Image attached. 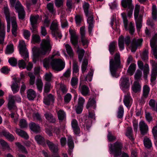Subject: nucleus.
Here are the masks:
<instances>
[{
  "instance_id": "nucleus-1",
  "label": "nucleus",
  "mask_w": 157,
  "mask_h": 157,
  "mask_svg": "<svg viewBox=\"0 0 157 157\" xmlns=\"http://www.w3.org/2000/svg\"><path fill=\"white\" fill-rule=\"evenodd\" d=\"M52 45L51 42L49 37L47 36L46 39L42 40L40 48H35L36 50L34 53L35 57L37 58L42 55L48 54L51 50Z\"/></svg>"
},
{
  "instance_id": "nucleus-2",
  "label": "nucleus",
  "mask_w": 157,
  "mask_h": 157,
  "mask_svg": "<svg viewBox=\"0 0 157 157\" xmlns=\"http://www.w3.org/2000/svg\"><path fill=\"white\" fill-rule=\"evenodd\" d=\"M121 65L120 60V54L119 52L116 53L114 55V58L110 59L109 69L112 75L116 78L119 76L117 73V71L118 68H122Z\"/></svg>"
},
{
  "instance_id": "nucleus-3",
  "label": "nucleus",
  "mask_w": 157,
  "mask_h": 157,
  "mask_svg": "<svg viewBox=\"0 0 157 157\" xmlns=\"http://www.w3.org/2000/svg\"><path fill=\"white\" fill-rule=\"evenodd\" d=\"M43 65L46 68L48 67L50 64L52 69L57 71L62 70L65 67V63L60 59H45L43 60Z\"/></svg>"
},
{
  "instance_id": "nucleus-4",
  "label": "nucleus",
  "mask_w": 157,
  "mask_h": 157,
  "mask_svg": "<svg viewBox=\"0 0 157 157\" xmlns=\"http://www.w3.org/2000/svg\"><path fill=\"white\" fill-rule=\"evenodd\" d=\"M89 6L90 5L87 2H84L83 6L85 14L88 17L87 23L88 24V32L90 34L94 27V19L93 13L89 11Z\"/></svg>"
},
{
  "instance_id": "nucleus-5",
  "label": "nucleus",
  "mask_w": 157,
  "mask_h": 157,
  "mask_svg": "<svg viewBox=\"0 0 157 157\" xmlns=\"http://www.w3.org/2000/svg\"><path fill=\"white\" fill-rule=\"evenodd\" d=\"M71 41L75 47L77 49L78 53V57L80 62H81L84 56L85 51L82 48H80L78 45V37L74 33H71Z\"/></svg>"
},
{
  "instance_id": "nucleus-6",
  "label": "nucleus",
  "mask_w": 157,
  "mask_h": 157,
  "mask_svg": "<svg viewBox=\"0 0 157 157\" xmlns=\"http://www.w3.org/2000/svg\"><path fill=\"white\" fill-rule=\"evenodd\" d=\"M16 99V96L10 95L9 97V102L8 103V108L10 110H14V112L11 111L12 113L10 115L11 117L14 120L15 122H16L18 120V115L17 114V107L15 105L14 100Z\"/></svg>"
},
{
  "instance_id": "nucleus-7",
  "label": "nucleus",
  "mask_w": 157,
  "mask_h": 157,
  "mask_svg": "<svg viewBox=\"0 0 157 157\" xmlns=\"http://www.w3.org/2000/svg\"><path fill=\"white\" fill-rule=\"evenodd\" d=\"M10 2L11 7L15 6V9L18 13L19 19H23L25 16V12L23 7L19 1L17 0H10Z\"/></svg>"
},
{
  "instance_id": "nucleus-8",
  "label": "nucleus",
  "mask_w": 157,
  "mask_h": 157,
  "mask_svg": "<svg viewBox=\"0 0 157 157\" xmlns=\"http://www.w3.org/2000/svg\"><path fill=\"white\" fill-rule=\"evenodd\" d=\"M122 147V144L118 141L113 144H110L109 145L110 153L113 154L114 155V157H118L121 154Z\"/></svg>"
},
{
  "instance_id": "nucleus-9",
  "label": "nucleus",
  "mask_w": 157,
  "mask_h": 157,
  "mask_svg": "<svg viewBox=\"0 0 157 157\" xmlns=\"http://www.w3.org/2000/svg\"><path fill=\"white\" fill-rule=\"evenodd\" d=\"M18 47L21 56L25 59L26 62H28L29 60L28 53L24 40H21L19 41Z\"/></svg>"
},
{
  "instance_id": "nucleus-10",
  "label": "nucleus",
  "mask_w": 157,
  "mask_h": 157,
  "mask_svg": "<svg viewBox=\"0 0 157 157\" xmlns=\"http://www.w3.org/2000/svg\"><path fill=\"white\" fill-rule=\"evenodd\" d=\"M132 0H121V5L124 8H127V14L131 17L132 15L134 6L132 4Z\"/></svg>"
},
{
  "instance_id": "nucleus-11",
  "label": "nucleus",
  "mask_w": 157,
  "mask_h": 157,
  "mask_svg": "<svg viewBox=\"0 0 157 157\" xmlns=\"http://www.w3.org/2000/svg\"><path fill=\"white\" fill-rule=\"evenodd\" d=\"M52 31V34L54 36H57L61 38L62 35L61 32L59 29L58 23L56 21L52 22L50 27Z\"/></svg>"
},
{
  "instance_id": "nucleus-12",
  "label": "nucleus",
  "mask_w": 157,
  "mask_h": 157,
  "mask_svg": "<svg viewBox=\"0 0 157 157\" xmlns=\"http://www.w3.org/2000/svg\"><path fill=\"white\" fill-rule=\"evenodd\" d=\"M121 15L123 19L125 28L126 30H128L129 33L131 34L132 35L134 32L135 28L132 23V22L130 23L129 25L128 28H127L128 21L127 19L125 13H121Z\"/></svg>"
},
{
  "instance_id": "nucleus-13",
  "label": "nucleus",
  "mask_w": 157,
  "mask_h": 157,
  "mask_svg": "<svg viewBox=\"0 0 157 157\" xmlns=\"http://www.w3.org/2000/svg\"><path fill=\"white\" fill-rule=\"evenodd\" d=\"M124 41L127 46H128L130 43V37L128 36L124 38L122 36H121L118 39V46L121 51L123 50L124 48Z\"/></svg>"
},
{
  "instance_id": "nucleus-14",
  "label": "nucleus",
  "mask_w": 157,
  "mask_h": 157,
  "mask_svg": "<svg viewBox=\"0 0 157 157\" xmlns=\"http://www.w3.org/2000/svg\"><path fill=\"white\" fill-rule=\"evenodd\" d=\"M157 33L155 34L150 40V45L155 58L157 59Z\"/></svg>"
},
{
  "instance_id": "nucleus-15",
  "label": "nucleus",
  "mask_w": 157,
  "mask_h": 157,
  "mask_svg": "<svg viewBox=\"0 0 157 157\" xmlns=\"http://www.w3.org/2000/svg\"><path fill=\"white\" fill-rule=\"evenodd\" d=\"M3 11L7 22V32H9L10 29V18L8 7L7 6H4Z\"/></svg>"
},
{
  "instance_id": "nucleus-16",
  "label": "nucleus",
  "mask_w": 157,
  "mask_h": 157,
  "mask_svg": "<svg viewBox=\"0 0 157 157\" xmlns=\"http://www.w3.org/2000/svg\"><path fill=\"white\" fill-rule=\"evenodd\" d=\"M143 40L142 39H134L132 42L131 45V49L132 52H135L137 48L141 46Z\"/></svg>"
},
{
  "instance_id": "nucleus-17",
  "label": "nucleus",
  "mask_w": 157,
  "mask_h": 157,
  "mask_svg": "<svg viewBox=\"0 0 157 157\" xmlns=\"http://www.w3.org/2000/svg\"><path fill=\"white\" fill-rule=\"evenodd\" d=\"M129 78L125 76L121 78L120 80V86L122 90H124L128 89L129 86Z\"/></svg>"
},
{
  "instance_id": "nucleus-18",
  "label": "nucleus",
  "mask_w": 157,
  "mask_h": 157,
  "mask_svg": "<svg viewBox=\"0 0 157 157\" xmlns=\"http://www.w3.org/2000/svg\"><path fill=\"white\" fill-rule=\"evenodd\" d=\"M80 33L81 36V40L83 45H87L89 43V40L85 36V27H82L80 29Z\"/></svg>"
},
{
  "instance_id": "nucleus-19",
  "label": "nucleus",
  "mask_w": 157,
  "mask_h": 157,
  "mask_svg": "<svg viewBox=\"0 0 157 157\" xmlns=\"http://www.w3.org/2000/svg\"><path fill=\"white\" fill-rule=\"evenodd\" d=\"M139 126L141 133L142 135H144L147 133L148 127L144 121H141L139 123Z\"/></svg>"
},
{
  "instance_id": "nucleus-20",
  "label": "nucleus",
  "mask_w": 157,
  "mask_h": 157,
  "mask_svg": "<svg viewBox=\"0 0 157 157\" xmlns=\"http://www.w3.org/2000/svg\"><path fill=\"white\" fill-rule=\"evenodd\" d=\"M12 22V33L15 37L17 36V25L16 21V18L13 17L11 18Z\"/></svg>"
},
{
  "instance_id": "nucleus-21",
  "label": "nucleus",
  "mask_w": 157,
  "mask_h": 157,
  "mask_svg": "<svg viewBox=\"0 0 157 157\" xmlns=\"http://www.w3.org/2000/svg\"><path fill=\"white\" fill-rule=\"evenodd\" d=\"M71 124L74 133L75 134H78L80 132V130L77 121L73 119L71 121Z\"/></svg>"
},
{
  "instance_id": "nucleus-22",
  "label": "nucleus",
  "mask_w": 157,
  "mask_h": 157,
  "mask_svg": "<svg viewBox=\"0 0 157 157\" xmlns=\"http://www.w3.org/2000/svg\"><path fill=\"white\" fill-rule=\"evenodd\" d=\"M54 96L52 94H49L47 96H44L43 102L45 104L49 105L51 103L54 102Z\"/></svg>"
},
{
  "instance_id": "nucleus-23",
  "label": "nucleus",
  "mask_w": 157,
  "mask_h": 157,
  "mask_svg": "<svg viewBox=\"0 0 157 157\" xmlns=\"http://www.w3.org/2000/svg\"><path fill=\"white\" fill-rule=\"evenodd\" d=\"M150 63L152 66L151 76L156 77L157 76V63L153 60H151Z\"/></svg>"
},
{
  "instance_id": "nucleus-24",
  "label": "nucleus",
  "mask_w": 157,
  "mask_h": 157,
  "mask_svg": "<svg viewBox=\"0 0 157 157\" xmlns=\"http://www.w3.org/2000/svg\"><path fill=\"white\" fill-rule=\"evenodd\" d=\"M46 143L52 151L55 153L58 151V148L57 145L54 144L48 140H47Z\"/></svg>"
},
{
  "instance_id": "nucleus-25",
  "label": "nucleus",
  "mask_w": 157,
  "mask_h": 157,
  "mask_svg": "<svg viewBox=\"0 0 157 157\" xmlns=\"http://www.w3.org/2000/svg\"><path fill=\"white\" fill-rule=\"evenodd\" d=\"M46 119L49 122L54 123L56 122V119L49 112H46L44 114Z\"/></svg>"
},
{
  "instance_id": "nucleus-26",
  "label": "nucleus",
  "mask_w": 157,
  "mask_h": 157,
  "mask_svg": "<svg viewBox=\"0 0 157 157\" xmlns=\"http://www.w3.org/2000/svg\"><path fill=\"white\" fill-rule=\"evenodd\" d=\"M123 101L125 106L127 107H130L132 104V99L130 94H128L125 95Z\"/></svg>"
},
{
  "instance_id": "nucleus-27",
  "label": "nucleus",
  "mask_w": 157,
  "mask_h": 157,
  "mask_svg": "<svg viewBox=\"0 0 157 157\" xmlns=\"http://www.w3.org/2000/svg\"><path fill=\"white\" fill-rule=\"evenodd\" d=\"M29 126L31 130L36 133H37L40 131V128L39 125L34 122L30 123Z\"/></svg>"
},
{
  "instance_id": "nucleus-28",
  "label": "nucleus",
  "mask_w": 157,
  "mask_h": 157,
  "mask_svg": "<svg viewBox=\"0 0 157 157\" xmlns=\"http://www.w3.org/2000/svg\"><path fill=\"white\" fill-rule=\"evenodd\" d=\"M67 144L69 147L68 153L69 155H71L72 149L74 148V142L71 136H68L67 139Z\"/></svg>"
},
{
  "instance_id": "nucleus-29",
  "label": "nucleus",
  "mask_w": 157,
  "mask_h": 157,
  "mask_svg": "<svg viewBox=\"0 0 157 157\" xmlns=\"http://www.w3.org/2000/svg\"><path fill=\"white\" fill-rule=\"evenodd\" d=\"M79 90L83 96L87 95L90 91L88 87L85 85L80 86L79 87Z\"/></svg>"
},
{
  "instance_id": "nucleus-30",
  "label": "nucleus",
  "mask_w": 157,
  "mask_h": 157,
  "mask_svg": "<svg viewBox=\"0 0 157 157\" xmlns=\"http://www.w3.org/2000/svg\"><path fill=\"white\" fill-rule=\"evenodd\" d=\"M117 48V42L113 41L110 43L109 45V51L111 55L114 53V52L116 50Z\"/></svg>"
},
{
  "instance_id": "nucleus-31",
  "label": "nucleus",
  "mask_w": 157,
  "mask_h": 157,
  "mask_svg": "<svg viewBox=\"0 0 157 157\" xmlns=\"http://www.w3.org/2000/svg\"><path fill=\"white\" fill-rule=\"evenodd\" d=\"M86 107L87 109H89L91 108H92L94 109L96 108V101L94 98H90L89 99Z\"/></svg>"
},
{
  "instance_id": "nucleus-32",
  "label": "nucleus",
  "mask_w": 157,
  "mask_h": 157,
  "mask_svg": "<svg viewBox=\"0 0 157 157\" xmlns=\"http://www.w3.org/2000/svg\"><path fill=\"white\" fill-rule=\"evenodd\" d=\"M2 134L9 140L12 141L15 139L14 136L9 132L6 131H3Z\"/></svg>"
},
{
  "instance_id": "nucleus-33",
  "label": "nucleus",
  "mask_w": 157,
  "mask_h": 157,
  "mask_svg": "<svg viewBox=\"0 0 157 157\" xmlns=\"http://www.w3.org/2000/svg\"><path fill=\"white\" fill-rule=\"evenodd\" d=\"M57 113L58 119L60 121H62L65 119L66 115L63 110L60 109L58 111H57Z\"/></svg>"
},
{
  "instance_id": "nucleus-34",
  "label": "nucleus",
  "mask_w": 157,
  "mask_h": 157,
  "mask_svg": "<svg viewBox=\"0 0 157 157\" xmlns=\"http://www.w3.org/2000/svg\"><path fill=\"white\" fill-rule=\"evenodd\" d=\"M149 105L152 110L157 112V101L156 102L153 99H151L149 101Z\"/></svg>"
},
{
  "instance_id": "nucleus-35",
  "label": "nucleus",
  "mask_w": 157,
  "mask_h": 157,
  "mask_svg": "<svg viewBox=\"0 0 157 157\" xmlns=\"http://www.w3.org/2000/svg\"><path fill=\"white\" fill-rule=\"evenodd\" d=\"M16 132L19 136L25 139H27L29 138V136L27 133L25 132L20 129L17 128Z\"/></svg>"
},
{
  "instance_id": "nucleus-36",
  "label": "nucleus",
  "mask_w": 157,
  "mask_h": 157,
  "mask_svg": "<svg viewBox=\"0 0 157 157\" xmlns=\"http://www.w3.org/2000/svg\"><path fill=\"white\" fill-rule=\"evenodd\" d=\"M36 92L32 89L28 90L27 97L29 100H33L36 97Z\"/></svg>"
},
{
  "instance_id": "nucleus-37",
  "label": "nucleus",
  "mask_w": 157,
  "mask_h": 157,
  "mask_svg": "<svg viewBox=\"0 0 157 157\" xmlns=\"http://www.w3.org/2000/svg\"><path fill=\"white\" fill-rule=\"evenodd\" d=\"M65 47L67 53L71 58H72L74 55V53L71 47L67 44L65 45Z\"/></svg>"
},
{
  "instance_id": "nucleus-38",
  "label": "nucleus",
  "mask_w": 157,
  "mask_h": 157,
  "mask_svg": "<svg viewBox=\"0 0 157 157\" xmlns=\"http://www.w3.org/2000/svg\"><path fill=\"white\" fill-rule=\"evenodd\" d=\"M136 65L134 63H132L129 67L127 70V73L130 75H132L135 71Z\"/></svg>"
},
{
  "instance_id": "nucleus-39",
  "label": "nucleus",
  "mask_w": 157,
  "mask_h": 157,
  "mask_svg": "<svg viewBox=\"0 0 157 157\" xmlns=\"http://www.w3.org/2000/svg\"><path fill=\"white\" fill-rule=\"evenodd\" d=\"M0 144L4 150H7L10 151L11 150L9 145L7 143L2 139H0Z\"/></svg>"
},
{
  "instance_id": "nucleus-40",
  "label": "nucleus",
  "mask_w": 157,
  "mask_h": 157,
  "mask_svg": "<svg viewBox=\"0 0 157 157\" xmlns=\"http://www.w3.org/2000/svg\"><path fill=\"white\" fill-rule=\"evenodd\" d=\"M150 88L147 85L144 86L143 88V93L142 95L144 97H148L150 92Z\"/></svg>"
},
{
  "instance_id": "nucleus-41",
  "label": "nucleus",
  "mask_w": 157,
  "mask_h": 157,
  "mask_svg": "<svg viewBox=\"0 0 157 157\" xmlns=\"http://www.w3.org/2000/svg\"><path fill=\"white\" fill-rule=\"evenodd\" d=\"M132 88L133 91L135 93H136L140 90L141 86L138 81H136L134 82Z\"/></svg>"
},
{
  "instance_id": "nucleus-42",
  "label": "nucleus",
  "mask_w": 157,
  "mask_h": 157,
  "mask_svg": "<svg viewBox=\"0 0 157 157\" xmlns=\"http://www.w3.org/2000/svg\"><path fill=\"white\" fill-rule=\"evenodd\" d=\"M83 124L84 127L85 129H86L87 130H89L91 124V121L90 119H86L83 122Z\"/></svg>"
},
{
  "instance_id": "nucleus-43",
  "label": "nucleus",
  "mask_w": 157,
  "mask_h": 157,
  "mask_svg": "<svg viewBox=\"0 0 157 157\" xmlns=\"http://www.w3.org/2000/svg\"><path fill=\"white\" fill-rule=\"evenodd\" d=\"M132 128L131 127H128L125 135L130 140H134V139L132 137Z\"/></svg>"
},
{
  "instance_id": "nucleus-44",
  "label": "nucleus",
  "mask_w": 157,
  "mask_h": 157,
  "mask_svg": "<svg viewBox=\"0 0 157 157\" xmlns=\"http://www.w3.org/2000/svg\"><path fill=\"white\" fill-rule=\"evenodd\" d=\"M144 146L147 148H150L152 146L151 140L150 139L146 137H144Z\"/></svg>"
},
{
  "instance_id": "nucleus-45",
  "label": "nucleus",
  "mask_w": 157,
  "mask_h": 157,
  "mask_svg": "<svg viewBox=\"0 0 157 157\" xmlns=\"http://www.w3.org/2000/svg\"><path fill=\"white\" fill-rule=\"evenodd\" d=\"M39 18V16L38 15L31 16L30 20L31 25H36L37 24V20Z\"/></svg>"
},
{
  "instance_id": "nucleus-46",
  "label": "nucleus",
  "mask_w": 157,
  "mask_h": 157,
  "mask_svg": "<svg viewBox=\"0 0 157 157\" xmlns=\"http://www.w3.org/2000/svg\"><path fill=\"white\" fill-rule=\"evenodd\" d=\"M11 88L13 94L17 93L19 89V85L16 82L13 83L11 85Z\"/></svg>"
},
{
  "instance_id": "nucleus-47",
  "label": "nucleus",
  "mask_w": 157,
  "mask_h": 157,
  "mask_svg": "<svg viewBox=\"0 0 157 157\" xmlns=\"http://www.w3.org/2000/svg\"><path fill=\"white\" fill-rule=\"evenodd\" d=\"M78 82V79L76 77H72L71 79V83L72 87L76 88Z\"/></svg>"
},
{
  "instance_id": "nucleus-48",
  "label": "nucleus",
  "mask_w": 157,
  "mask_h": 157,
  "mask_svg": "<svg viewBox=\"0 0 157 157\" xmlns=\"http://www.w3.org/2000/svg\"><path fill=\"white\" fill-rule=\"evenodd\" d=\"M56 87L59 88V90H61L63 94L66 93L67 91V89L66 86L64 84H59L56 86Z\"/></svg>"
},
{
  "instance_id": "nucleus-49",
  "label": "nucleus",
  "mask_w": 157,
  "mask_h": 157,
  "mask_svg": "<svg viewBox=\"0 0 157 157\" xmlns=\"http://www.w3.org/2000/svg\"><path fill=\"white\" fill-rule=\"evenodd\" d=\"M36 85L38 91L41 92L42 90L43 86V83L41 80L40 79H37L36 82Z\"/></svg>"
},
{
  "instance_id": "nucleus-50",
  "label": "nucleus",
  "mask_w": 157,
  "mask_h": 157,
  "mask_svg": "<svg viewBox=\"0 0 157 157\" xmlns=\"http://www.w3.org/2000/svg\"><path fill=\"white\" fill-rule=\"evenodd\" d=\"M124 109L122 105H120L118 109L117 117L119 118H121L124 115Z\"/></svg>"
},
{
  "instance_id": "nucleus-51",
  "label": "nucleus",
  "mask_w": 157,
  "mask_h": 157,
  "mask_svg": "<svg viewBox=\"0 0 157 157\" xmlns=\"http://www.w3.org/2000/svg\"><path fill=\"white\" fill-rule=\"evenodd\" d=\"M13 45L12 44H10L7 46L6 50V53L7 54H10L13 53Z\"/></svg>"
},
{
  "instance_id": "nucleus-52",
  "label": "nucleus",
  "mask_w": 157,
  "mask_h": 157,
  "mask_svg": "<svg viewBox=\"0 0 157 157\" xmlns=\"http://www.w3.org/2000/svg\"><path fill=\"white\" fill-rule=\"evenodd\" d=\"M88 59H84L82 66V73H84L87 69V66L88 65Z\"/></svg>"
},
{
  "instance_id": "nucleus-53",
  "label": "nucleus",
  "mask_w": 157,
  "mask_h": 157,
  "mask_svg": "<svg viewBox=\"0 0 157 157\" xmlns=\"http://www.w3.org/2000/svg\"><path fill=\"white\" fill-rule=\"evenodd\" d=\"M79 71L77 61L73 60V72L74 73H76Z\"/></svg>"
},
{
  "instance_id": "nucleus-54",
  "label": "nucleus",
  "mask_w": 157,
  "mask_h": 157,
  "mask_svg": "<svg viewBox=\"0 0 157 157\" xmlns=\"http://www.w3.org/2000/svg\"><path fill=\"white\" fill-rule=\"evenodd\" d=\"M143 68L141 69V70H143L144 76L147 77L149 72V65L148 64H146L144 66Z\"/></svg>"
},
{
  "instance_id": "nucleus-55",
  "label": "nucleus",
  "mask_w": 157,
  "mask_h": 157,
  "mask_svg": "<svg viewBox=\"0 0 157 157\" xmlns=\"http://www.w3.org/2000/svg\"><path fill=\"white\" fill-rule=\"evenodd\" d=\"M136 21V28L137 31H139L142 27V19L141 17L135 19Z\"/></svg>"
},
{
  "instance_id": "nucleus-56",
  "label": "nucleus",
  "mask_w": 157,
  "mask_h": 157,
  "mask_svg": "<svg viewBox=\"0 0 157 157\" xmlns=\"http://www.w3.org/2000/svg\"><path fill=\"white\" fill-rule=\"evenodd\" d=\"M52 86L50 82H46L44 86V92L46 93L49 92Z\"/></svg>"
},
{
  "instance_id": "nucleus-57",
  "label": "nucleus",
  "mask_w": 157,
  "mask_h": 157,
  "mask_svg": "<svg viewBox=\"0 0 157 157\" xmlns=\"http://www.w3.org/2000/svg\"><path fill=\"white\" fill-rule=\"evenodd\" d=\"M60 20L62 28H64L67 26V22L66 20L65 17L64 16L62 15L61 16Z\"/></svg>"
},
{
  "instance_id": "nucleus-58",
  "label": "nucleus",
  "mask_w": 157,
  "mask_h": 157,
  "mask_svg": "<svg viewBox=\"0 0 157 157\" xmlns=\"http://www.w3.org/2000/svg\"><path fill=\"white\" fill-rule=\"evenodd\" d=\"M140 10V6L138 4L136 5L134 12V16L135 19L137 18L138 17Z\"/></svg>"
},
{
  "instance_id": "nucleus-59",
  "label": "nucleus",
  "mask_w": 157,
  "mask_h": 157,
  "mask_svg": "<svg viewBox=\"0 0 157 157\" xmlns=\"http://www.w3.org/2000/svg\"><path fill=\"white\" fill-rule=\"evenodd\" d=\"M15 144L16 146L18 147L19 150L23 153H27V151L26 150L25 148L21 145L19 143L17 142L15 143Z\"/></svg>"
},
{
  "instance_id": "nucleus-60",
  "label": "nucleus",
  "mask_w": 157,
  "mask_h": 157,
  "mask_svg": "<svg viewBox=\"0 0 157 157\" xmlns=\"http://www.w3.org/2000/svg\"><path fill=\"white\" fill-rule=\"evenodd\" d=\"M35 139L37 143L39 144H42L44 142V138L40 135H36L35 137Z\"/></svg>"
},
{
  "instance_id": "nucleus-61",
  "label": "nucleus",
  "mask_w": 157,
  "mask_h": 157,
  "mask_svg": "<svg viewBox=\"0 0 157 157\" xmlns=\"http://www.w3.org/2000/svg\"><path fill=\"white\" fill-rule=\"evenodd\" d=\"M142 59L143 60H147L148 59V51L147 50H145L142 53L141 55Z\"/></svg>"
},
{
  "instance_id": "nucleus-62",
  "label": "nucleus",
  "mask_w": 157,
  "mask_h": 157,
  "mask_svg": "<svg viewBox=\"0 0 157 157\" xmlns=\"http://www.w3.org/2000/svg\"><path fill=\"white\" fill-rule=\"evenodd\" d=\"M157 15V10L156 6L153 5L152 7V17L153 19L155 20L156 19Z\"/></svg>"
},
{
  "instance_id": "nucleus-63",
  "label": "nucleus",
  "mask_w": 157,
  "mask_h": 157,
  "mask_svg": "<svg viewBox=\"0 0 157 157\" xmlns=\"http://www.w3.org/2000/svg\"><path fill=\"white\" fill-rule=\"evenodd\" d=\"M19 125L21 128H26L27 126V124L26 120L24 119L20 120Z\"/></svg>"
},
{
  "instance_id": "nucleus-64",
  "label": "nucleus",
  "mask_w": 157,
  "mask_h": 157,
  "mask_svg": "<svg viewBox=\"0 0 157 157\" xmlns=\"http://www.w3.org/2000/svg\"><path fill=\"white\" fill-rule=\"evenodd\" d=\"M18 65L19 68L22 69L25 68L26 66V63L23 59L19 60L18 61Z\"/></svg>"
}]
</instances>
